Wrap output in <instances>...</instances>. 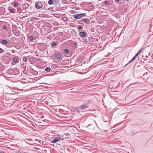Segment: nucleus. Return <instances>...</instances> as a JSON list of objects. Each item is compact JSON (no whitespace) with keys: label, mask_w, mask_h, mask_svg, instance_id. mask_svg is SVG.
I'll use <instances>...</instances> for the list:
<instances>
[{"label":"nucleus","mask_w":153,"mask_h":153,"mask_svg":"<svg viewBox=\"0 0 153 153\" xmlns=\"http://www.w3.org/2000/svg\"><path fill=\"white\" fill-rule=\"evenodd\" d=\"M45 3L44 1H39L35 4V7L38 9H40L43 7Z\"/></svg>","instance_id":"obj_1"},{"label":"nucleus","mask_w":153,"mask_h":153,"mask_svg":"<svg viewBox=\"0 0 153 153\" xmlns=\"http://www.w3.org/2000/svg\"><path fill=\"white\" fill-rule=\"evenodd\" d=\"M73 17L76 19H78L84 16H86V13H82L80 14H76L74 15Z\"/></svg>","instance_id":"obj_2"},{"label":"nucleus","mask_w":153,"mask_h":153,"mask_svg":"<svg viewBox=\"0 0 153 153\" xmlns=\"http://www.w3.org/2000/svg\"><path fill=\"white\" fill-rule=\"evenodd\" d=\"M140 54L138 53L135 55V56L131 59V60L129 61L125 65H127L128 64L132 62L133 61H134V60H135L136 58H137V56L139 55Z\"/></svg>","instance_id":"obj_3"},{"label":"nucleus","mask_w":153,"mask_h":153,"mask_svg":"<svg viewBox=\"0 0 153 153\" xmlns=\"http://www.w3.org/2000/svg\"><path fill=\"white\" fill-rule=\"evenodd\" d=\"M60 139V138L59 137H56L54 138L53 140L51 141L52 143H55L58 141H59Z\"/></svg>","instance_id":"obj_4"},{"label":"nucleus","mask_w":153,"mask_h":153,"mask_svg":"<svg viewBox=\"0 0 153 153\" xmlns=\"http://www.w3.org/2000/svg\"><path fill=\"white\" fill-rule=\"evenodd\" d=\"M82 21H83L85 23H87V24H88L90 22V20L88 19H81Z\"/></svg>","instance_id":"obj_5"},{"label":"nucleus","mask_w":153,"mask_h":153,"mask_svg":"<svg viewBox=\"0 0 153 153\" xmlns=\"http://www.w3.org/2000/svg\"><path fill=\"white\" fill-rule=\"evenodd\" d=\"M79 35L82 37H84L86 36L85 33L84 32H81L79 33Z\"/></svg>","instance_id":"obj_6"},{"label":"nucleus","mask_w":153,"mask_h":153,"mask_svg":"<svg viewBox=\"0 0 153 153\" xmlns=\"http://www.w3.org/2000/svg\"><path fill=\"white\" fill-rule=\"evenodd\" d=\"M61 57V55L60 54H57L56 55V58L57 60L59 59Z\"/></svg>","instance_id":"obj_7"},{"label":"nucleus","mask_w":153,"mask_h":153,"mask_svg":"<svg viewBox=\"0 0 153 153\" xmlns=\"http://www.w3.org/2000/svg\"><path fill=\"white\" fill-rule=\"evenodd\" d=\"M51 45L52 47H54L57 46V44L55 42H53L51 43Z\"/></svg>","instance_id":"obj_8"},{"label":"nucleus","mask_w":153,"mask_h":153,"mask_svg":"<svg viewBox=\"0 0 153 153\" xmlns=\"http://www.w3.org/2000/svg\"><path fill=\"white\" fill-rule=\"evenodd\" d=\"M13 69H9L7 70V73L11 74L13 72Z\"/></svg>","instance_id":"obj_9"},{"label":"nucleus","mask_w":153,"mask_h":153,"mask_svg":"<svg viewBox=\"0 0 153 153\" xmlns=\"http://www.w3.org/2000/svg\"><path fill=\"white\" fill-rule=\"evenodd\" d=\"M8 43V42L6 40H2L1 43L2 44L5 45L7 44Z\"/></svg>","instance_id":"obj_10"},{"label":"nucleus","mask_w":153,"mask_h":153,"mask_svg":"<svg viewBox=\"0 0 153 153\" xmlns=\"http://www.w3.org/2000/svg\"><path fill=\"white\" fill-rule=\"evenodd\" d=\"M53 4H56L59 1V0H53Z\"/></svg>","instance_id":"obj_11"},{"label":"nucleus","mask_w":153,"mask_h":153,"mask_svg":"<svg viewBox=\"0 0 153 153\" xmlns=\"http://www.w3.org/2000/svg\"><path fill=\"white\" fill-rule=\"evenodd\" d=\"M62 19L64 22H67L68 20V19L66 17H63Z\"/></svg>","instance_id":"obj_12"},{"label":"nucleus","mask_w":153,"mask_h":153,"mask_svg":"<svg viewBox=\"0 0 153 153\" xmlns=\"http://www.w3.org/2000/svg\"><path fill=\"white\" fill-rule=\"evenodd\" d=\"M48 3L49 5H51L52 4H53V0H49L48 1Z\"/></svg>","instance_id":"obj_13"},{"label":"nucleus","mask_w":153,"mask_h":153,"mask_svg":"<svg viewBox=\"0 0 153 153\" xmlns=\"http://www.w3.org/2000/svg\"><path fill=\"white\" fill-rule=\"evenodd\" d=\"M14 70L16 72V74H18L19 73V69L18 68H15L14 69Z\"/></svg>","instance_id":"obj_14"},{"label":"nucleus","mask_w":153,"mask_h":153,"mask_svg":"<svg viewBox=\"0 0 153 153\" xmlns=\"http://www.w3.org/2000/svg\"><path fill=\"white\" fill-rule=\"evenodd\" d=\"M87 108V106L85 105H83L81 107L82 109H85Z\"/></svg>","instance_id":"obj_15"},{"label":"nucleus","mask_w":153,"mask_h":153,"mask_svg":"<svg viewBox=\"0 0 153 153\" xmlns=\"http://www.w3.org/2000/svg\"><path fill=\"white\" fill-rule=\"evenodd\" d=\"M64 52L66 53H69L70 51L68 49H64Z\"/></svg>","instance_id":"obj_16"},{"label":"nucleus","mask_w":153,"mask_h":153,"mask_svg":"<svg viewBox=\"0 0 153 153\" xmlns=\"http://www.w3.org/2000/svg\"><path fill=\"white\" fill-rule=\"evenodd\" d=\"M51 68L49 67H47L45 69V71L47 72H49L51 71Z\"/></svg>","instance_id":"obj_17"},{"label":"nucleus","mask_w":153,"mask_h":153,"mask_svg":"<svg viewBox=\"0 0 153 153\" xmlns=\"http://www.w3.org/2000/svg\"><path fill=\"white\" fill-rule=\"evenodd\" d=\"M18 59L17 58L14 57L13 59V62H16L17 61Z\"/></svg>","instance_id":"obj_18"},{"label":"nucleus","mask_w":153,"mask_h":153,"mask_svg":"<svg viewBox=\"0 0 153 153\" xmlns=\"http://www.w3.org/2000/svg\"><path fill=\"white\" fill-rule=\"evenodd\" d=\"M29 39L30 41H32L33 40V36H30L29 37Z\"/></svg>","instance_id":"obj_19"},{"label":"nucleus","mask_w":153,"mask_h":153,"mask_svg":"<svg viewBox=\"0 0 153 153\" xmlns=\"http://www.w3.org/2000/svg\"><path fill=\"white\" fill-rule=\"evenodd\" d=\"M18 4L16 2L14 3V7H16L18 6Z\"/></svg>","instance_id":"obj_20"},{"label":"nucleus","mask_w":153,"mask_h":153,"mask_svg":"<svg viewBox=\"0 0 153 153\" xmlns=\"http://www.w3.org/2000/svg\"><path fill=\"white\" fill-rule=\"evenodd\" d=\"M4 50L1 48H0V53L4 52Z\"/></svg>","instance_id":"obj_21"},{"label":"nucleus","mask_w":153,"mask_h":153,"mask_svg":"<svg viewBox=\"0 0 153 153\" xmlns=\"http://www.w3.org/2000/svg\"><path fill=\"white\" fill-rule=\"evenodd\" d=\"M23 60L24 62H26L27 61V58L26 57H24L23 58Z\"/></svg>","instance_id":"obj_22"},{"label":"nucleus","mask_w":153,"mask_h":153,"mask_svg":"<svg viewBox=\"0 0 153 153\" xmlns=\"http://www.w3.org/2000/svg\"><path fill=\"white\" fill-rule=\"evenodd\" d=\"M10 10L12 13H15L13 9H10Z\"/></svg>","instance_id":"obj_23"},{"label":"nucleus","mask_w":153,"mask_h":153,"mask_svg":"<svg viewBox=\"0 0 153 153\" xmlns=\"http://www.w3.org/2000/svg\"><path fill=\"white\" fill-rule=\"evenodd\" d=\"M104 3L106 5H108L110 4V2L108 1H105L104 2Z\"/></svg>","instance_id":"obj_24"},{"label":"nucleus","mask_w":153,"mask_h":153,"mask_svg":"<svg viewBox=\"0 0 153 153\" xmlns=\"http://www.w3.org/2000/svg\"><path fill=\"white\" fill-rule=\"evenodd\" d=\"M77 28L79 30H81L83 28V27L81 26H79L77 27Z\"/></svg>","instance_id":"obj_25"},{"label":"nucleus","mask_w":153,"mask_h":153,"mask_svg":"<svg viewBox=\"0 0 153 153\" xmlns=\"http://www.w3.org/2000/svg\"><path fill=\"white\" fill-rule=\"evenodd\" d=\"M142 48L138 52V53L139 54H140L142 52Z\"/></svg>","instance_id":"obj_26"},{"label":"nucleus","mask_w":153,"mask_h":153,"mask_svg":"<svg viewBox=\"0 0 153 153\" xmlns=\"http://www.w3.org/2000/svg\"><path fill=\"white\" fill-rule=\"evenodd\" d=\"M4 69V68L3 67H0V71H2Z\"/></svg>","instance_id":"obj_27"},{"label":"nucleus","mask_w":153,"mask_h":153,"mask_svg":"<svg viewBox=\"0 0 153 153\" xmlns=\"http://www.w3.org/2000/svg\"><path fill=\"white\" fill-rule=\"evenodd\" d=\"M114 1L117 3H119V0H114Z\"/></svg>","instance_id":"obj_28"},{"label":"nucleus","mask_w":153,"mask_h":153,"mask_svg":"<svg viewBox=\"0 0 153 153\" xmlns=\"http://www.w3.org/2000/svg\"><path fill=\"white\" fill-rule=\"evenodd\" d=\"M7 28V27L6 26V25L4 26L3 28L4 29H5Z\"/></svg>","instance_id":"obj_29"},{"label":"nucleus","mask_w":153,"mask_h":153,"mask_svg":"<svg viewBox=\"0 0 153 153\" xmlns=\"http://www.w3.org/2000/svg\"><path fill=\"white\" fill-rule=\"evenodd\" d=\"M73 45H74V46H76L77 45V44L76 43H75Z\"/></svg>","instance_id":"obj_30"},{"label":"nucleus","mask_w":153,"mask_h":153,"mask_svg":"<svg viewBox=\"0 0 153 153\" xmlns=\"http://www.w3.org/2000/svg\"><path fill=\"white\" fill-rule=\"evenodd\" d=\"M50 9H51V8H49L48 9V10H50Z\"/></svg>","instance_id":"obj_31"},{"label":"nucleus","mask_w":153,"mask_h":153,"mask_svg":"<svg viewBox=\"0 0 153 153\" xmlns=\"http://www.w3.org/2000/svg\"><path fill=\"white\" fill-rule=\"evenodd\" d=\"M59 33V34H60V33Z\"/></svg>","instance_id":"obj_32"},{"label":"nucleus","mask_w":153,"mask_h":153,"mask_svg":"<svg viewBox=\"0 0 153 153\" xmlns=\"http://www.w3.org/2000/svg\"><path fill=\"white\" fill-rule=\"evenodd\" d=\"M59 33V34H60V33Z\"/></svg>","instance_id":"obj_33"},{"label":"nucleus","mask_w":153,"mask_h":153,"mask_svg":"<svg viewBox=\"0 0 153 153\" xmlns=\"http://www.w3.org/2000/svg\"><path fill=\"white\" fill-rule=\"evenodd\" d=\"M59 33V34H60V33Z\"/></svg>","instance_id":"obj_34"},{"label":"nucleus","mask_w":153,"mask_h":153,"mask_svg":"<svg viewBox=\"0 0 153 153\" xmlns=\"http://www.w3.org/2000/svg\"><path fill=\"white\" fill-rule=\"evenodd\" d=\"M27 5H28V6H27V7H28V6H29V5H28V4H27Z\"/></svg>","instance_id":"obj_35"},{"label":"nucleus","mask_w":153,"mask_h":153,"mask_svg":"<svg viewBox=\"0 0 153 153\" xmlns=\"http://www.w3.org/2000/svg\"><path fill=\"white\" fill-rule=\"evenodd\" d=\"M45 8V7H44V8Z\"/></svg>","instance_id":"obj_36"},{"label":"nucleus","mask_w":153,"mask_h":153,"mask_svg":"<svg viewBox=\"0 0 153 153\" xmlns=\"http://www.w3.org/2000/svg\"><path fill=\"white\" fill-rule=\"evenodd\" d=\"M25 153H29L25 152Z\"/></svg>","instance_id":"obj_37"}]
</instances>
